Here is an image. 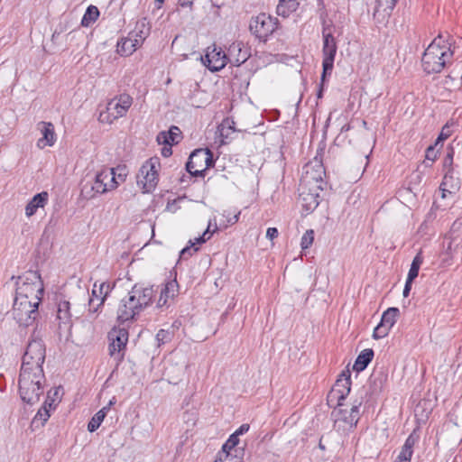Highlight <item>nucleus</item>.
Returning <instances> with one entry per match:
<instances>
[{
    "instance_id": "obj_1",
    "label": "nucleus",
    "mask_w": 462,
    "mask_h": 462,
    "mask_svg": "<svg viewBox=\"0 0 462 462\" xmlns=\"http://www.w3.org/2000/svg\"><path fill=\"white\" fill-rule=\"evenodd\" d=\"M451 44L445 42L441 34L438 35L425 50L421 63L427 74L439 73L450 63L453 57Z\"/></svg>"
},
{
    "instance_id": "obj_2",
    "label": "nucleus",
    "mask_w": 462,
    "mask_h": 462,
    "mask_svg": "<svg viewBox=\"0 0 462 462\" xmlns=\"http://www.w3.org/2000/svg\"><path fill=\"white\" fill-rule=\"evenodd\" d=\"M19 393L23 402L34 404L43 393L44 373L26 369L20 370Z\"/></svg>"
},
{
    "instance_id": "obj_3",
    "label": "nucleus",
    "mask_w": 462,
    "mask_h": 462,
    "mask_svg": "<svg viewBox=\"0 0 462 462\" xmlns=\"http://www.w3.org/2000/svg\"><path fill=\"white\" fill-rule=\"evenodd\" d=\"M46 356V346L41 333L35 328L31 335L26 350L23 356L21 369L43 372L42 365Z\"/></svg>"
},
{
    "instance_id": "obj_4",
    "label": "nucleus",
    "mask_w": 462,
    "mask_h": 462,
    "mask_svg": "<svg viewBox=\"0 0 462 462\" xmlns=\"http://www.w3.org/2000/svg\"><path fill=\"white\" fill-rule=\"evenodd\" d=\"M44 293L43 282L37 271H29L22 282H17L14 300L42 301Z\"/></svg>"
},
{
    "instance_id": "obj_5",
    "label": "nucleus",
    "mask_w": 462,
    "mask_h": 462,
    "mask_svg": "<svg viewBox=\"0 0 462 462\" xmlns=\"http://www.w3.org/2000/svg\"><path fill=\"white\" fill-rule=\"evenodd\" d=\"M323 154L324 148L318 149L315 157L306 163L303 168V173L300 178V184L310 186L312 191H315L314 188L325 189L327 186V182L324 180L326 171L323 166Z\"/></svg>"
},
{
    "instance_id": "obj_6",
    "label": "nucleus",
    "mask_w": 462,
    "mask_h": 462,
    "mask_svg": "<svg viewBox=\"0 0 462 462\" xmlns=\"http://www.w3.org/2000/svg\"><path fill=\"white\" fill-rule=\"evenodd\" d=\"M133 104V97L128 94H121L110 99L105 110L99 113L98 121L103 124H112L116 119L125 116Z\"/></svg>"
},
{
    "instance_id": "obj_7",
    "label": "nucleus",
    "mask_w": 462,
    "mask_h": 462,
    "mask_svg": "<svg viewBox=\"0 0 462 462\" xmlns=\"http://www.w3.org/2000/svg\"><path fill=\"white\" fill-rule=\"evenodd\" d=\"M215 164L213 152L208 148L194 150L186 163V171L190 177H203L208 169Z\"/></svg>"
},
{
    "instance_id": "obj_8",
    "label": "nucleus",
    "mask_w": 462,
    "mask_h": 462,
    "mask_svg": "<svg viewBox=\"0 0 462 462\" xmlns=\"http://www.w3.org/2000/svg\"><path fill=\"white\" fill-rule=\"evenodd\" d=\"M150 26L144 21L138 22L134 31L131 32L126 38L117 42V52L121 56H129L142 46L144 40L150 34Z\"/></svg>"
},
{
    "instance_id": "obj_9",
    "label": "nucleus",
    "mask_w": 462,
    "mask_h": 462,
    "mask_svg": "<svg viewBox=\"0 0 462 462\" xmlns=\"http://www.w3.org/2000/svg\"><path fill=\"white\" fill-rule=\"evenodd\" d=\"M278 24L279 22L277 18L266 14L265 13H261L251 18L249 30L256 39L265 42L277 30Z\"/></svg>"
},
{
    "instance_id": "obj_10",
    "label": "nucleus",
    "mask_w": 462,
    "mask_h": 462,
    "mask_svg": "<svg viewBox=\"0 0 462 462\" xmlns=\"http://www.w3.org/2000/svg\"><path fill=\"white\" fill-rule=\"evenodd\" d=\"M323 47H322V81L326 80L328 76L331 75L335 56L337 53V46L336 39L334 38L330 26H324L322 30Z\"/></svg>"
},
{
    "instance_id": "obj_11",
    "label": "nucleus",
    "mask_w": 462,
    "mask_h": 462,
    "mask_svg": "<svg viewBox=\"0 0 462 462\" xmlns=\"http://www.w3.org/2000/svg\"><path fill=\"white\" fill-rule=\"evenodd\" d=\"M160 165L159 158L152 157L147 160L140 168L137 174V184L142 186L143 192H151L155 189L159 180L158 169Z\"/></svg>"
},
{
    "instance_id": "obj_12",
    "label": "nucleus",
    "mask_w": 462,
    "mask_h": 462,
    "mask_svg": "<svg viewBox=\"0 0 462 462\" xmlns=\"http://www.w3.org/2000/svg\"><path fill=\"white\" fill-rule=\"evenodd\" d=\"M39 304L37 301L14 300L13 316L20 326L29 327L34 324L39 316Z\"/></svg>"
},
{
    "instance_id": "obj_13",
    "label": "nucleus",
    "mask_w": 462,
    "mask_h": 462,
    "mask_svg": "<svg viewBox=\"0 0 462 462\" xmlns=\"http://www.w3.org/2000/svg\"><path fill=\"white\" fill-rule=\"evenodd\" d=\"M143 311L142 303L137 300L136 290L132 287L128 295L125 297L117 310V320L120 323L134 320Z\"/></svg>"
},
{
    "instance_id": "obj_14",
    "label": "nucleus",
    "mask_w": 462,
    "mask_h": 462,
    "mask_svg": "<svg viewBox=\"0 0 462 462\" xmlns=\"http://www.w3.org/2000/svg\"><path fill=\"white\" fill-rule=\"evenodd\" d=\"M128 337V330L125 328L115 327L108 332L109 355L117 363L122 362L125 357Z\"/></svg>"
},
{
    "instance_id": "obj_15",
    "label": "nucleus",
    "mask_w": 462,
    "mask_h": 462,
    "mask_svg": "<svg viewBox=\"0 0 462 462\" xmlns=\"http://www.w3.org/2000/svg\"><path fill=\"white\" fill-rule=\"evenodd\" d=\"M351 390V372L343 370L328 393V402L337 401V406H342L343 401L348 396Z\"/></svg>"
},
{
    "instance_id": "obj_16",
    "label": "nucleus",
    "mask_w": 462,
    "mask_h": 462,
    "mask_svg": "<svg viewBox=\"0 0 462 462\" xmlns=\"http://www.w3.org/2000/svg\"><path fill=\"white\" fill-rule=\"evenodd\" d=\"M201 60L204 65L212 72L221 70L228 63L226 52L216 44L208 47L207 52Z\"/></svg>"
},
{
    "instance_id": "obj_17",
    "label": "nucleus",
    "mask_w": 462,
    "mask_h": 462,
    "mask_svg": "<svg viewBox=\"0 0 462 462\" xmlns=\"http://www.w3.org/2000/svg\"><path fill=\"white\" fill-rule=\"evenodd\" d=\"M300 195L299 201L302 208L307 212L313 211L321 201L320 193L324 190L322 188H314L315 191H312L310 186H304L300 184Z\"/></svg>"
},
{
    "instance_id": "obj_18",
    "label": "nucleus",
    "mask_w": 462,
    "mask_h": 462,
    "mask_svg": "<svg viewBox=\"0 0 462 462\" xmlns=\"http://www.w3.org/2000/svg\"><path fill=\"white\" fill-rule=\"evenodd\" d=\"M399 314L400 310L398 308H388L383 313L380 323L374 328L373 337L374 339H380L386 337L389 334L390 329L396 323Z\"/></svg>"
},
{
    "instance_id": "obj_19",
    "label": "nucleus",
    "mask_w": 462,
    "mask_h": 462,
    "mask_svg": "<svg viewBox=\"0 0 462 462\" xmlns=\"http://www.w3.org/2000/svg\"><path fill=\"white\" fill-rule=\"evenodd\" d=\"M226 56L228 63L238 67L249 59L250 52L242 42H235L227 48Z\"/></svg>"
},
{
    "instance_id": "obj_20",
    "label": "nucleus",
    "mask_w": 462,
    "mask_h": 462,
    "mask_svg": "<svg viewBox=\"0 0 462 462\" xmlns=\"http://www.w3.org/2000/svg\"><path fill=\"white\" fill-rule=\"evenodd\" d=\"M106 192V185L103 183L98 173L93 181L85 183L81 189V196L86 199H92Z\"/></svg>"
},
{
    "instance_id": "obj_21",
    "label": "nucleus",
    "mask_w": 462,
    "mask_h": 462,
    "mask_svg": "<svg viewBox=\"0 0 462 462\" xmlns=\"http://www.w3.org/2000/svg\"><path fill=\"white\" fill-rule=\"evenodd\" d=\"M133 287L136 290L137 300L142 303L143 310H145L153 302L157 291L152 285L145 286L141 283H136Z\"/></svg>"
},
{
    "instance_id": "obj_22",
    "label": "nucleus",
    "mask_w": 462,
    "mask_h": 462,
    "mask_svg": "<svg viewBox=\"0 0 462 462\" xmlns=\"http://www.w3.org/2000/svg\"><path fill=\"white\" fill-rule=\"evenodd\" d=\"M362 402V400H355L350 411L342 409L338 411L340 414L339 420L347 424L350 429L355 428L360 419V407Z\"/></svg>"
},
{
    "instance_id": "obj_23",
    "label": "nucleus",
    "mask_w": 462,
    "mask_h": 462,
    "mask_svg": "<svg viewBox=\"0 0 462 462\" xmlns=\"http://www.w3.org/2000/svg\"><path fill=\"white\" fill-rule=\"evenodd\" d=\"M179 292V284L176 279L165 282L161 290L160 297L157 301V308L162 309L168 304V300L173 299Z\"/></svg>"
},
{
    "instance_id": "obj_24",
    "label": "nucleus",
    "mask_w": 462,
    "mask_h": 462,
    "mask_svg": "<svg viewBox=\"0 0 462 462\" xmlns=\"http://www.w3.org/2000/svg\"><path fill=\"white\" fill-rule=\"evenodd\" d=\"M454 154L455 151L453 146L448 145L447 147V154L443 160V171H444V177L443 180L440 184V189L442 190V198L446 197L445 192L447 191L446 189L443 187L447 185L448 179H452L453 176V160H454Z\"/></svg>"
},
{
    "instance_id": "obj_25",
    "label": "nucleus",
    "mask_w": 462,
    "mask_h": 462,
    "mask_svg": "<svg viewBox=\"0 0 462 462\" xmlns=\"http://www.w3.org/2000/svg\"><path fill=\"white\" fill-rule=\"evenodd\" d=\"M38 125L42 134V138L38 141V146H52L56 142L54 125L51 122H40Z\"/></svg>"
},
{
    "instance_id": "obj_26",
    "label": "nucleus",
    "mask_w": 462,
    "mask_h": 462,
    "mask_svg": "<svg viewBox=\"0 0 462 462\" xmlns=\"http://www.w3.org/2000/svg\"><path fill=\"white\" fill-rule=\"evenodd\" d=\"M181 139V132L178 126L172 125L169 131H162L157 135V141L160 144L170 145L177 144Z\"/></svg>"
},
{
    "instance_id": "obj_27",
    "label": "nucleus",
    "mask_w": 462,
    "mask_h": 462,
    "mask_svg": "<svg viewBox=\"0 0 462 462\" xmlns=\"http://www.w3.org/2000/svg\"><path fill=\"white\" fill-rule=\"evenodd\" d=\"M48 198L49 195L46 191L34 195L25 207L26 217H31L36 213L38 208H44L48 202Z\"/></svg>"
},
{
    "instance_id": "obj_28",
    "label": "nucleus",
    "mask_w": 462,
    "mask_h": 462,
    "mask_svg": "<svg viewBox=\"0 0 462 462\" xmlns=\"http://www.w3.org/2000/svg\"><path fill=\"white\" fill-rule=\"evenodd\" d=\"M235 122L230 120L229 118H226L222 121V123L217 127V132L219 133V136L221 138V143L226 144L232 139L231 134L236 132L234 127Z\"/></svg>"
},
{
    "instance_id": "obj_29",
    "label": "nucleus",
    "mask_w": 462,
    "mask_h": 462,
    "mask_svg": "<svg viewBox=\"0 0 462 462\" xmlns=\"http://www.w3.org/2000/svg\"><path fill=\"white\" fill-rule=\"evenodd\" d=\"M298 0H279L277 5V14L284 18L289 17L291 14L295 12L299 7Z\"/></svg>"
},
{
    "instance_id": "obj_30",
    "label": "nucleus",
    "mask_w": 462,
    "mask_h": 462,
    "mask_svg": "<svg viewBox=\"0 0 462 462\" xmlns=\"http://www.w3.org/2000/svg\"><path fill=\"white\" fill-rule=\"evenodd\" d=\"M374 357V351L371 348L363 350L356 359L354 370L361 372L365 370Z\"/></svg>"
},
{
    "instance_id": "obj_31",
    "label": "nucleus",
    "mask_w": 462,
    "mask_h": 462,
    "mask_svg": "<svg viewBox=\"0 0 462 462\" xmlns=\"http://www.w3.org/2000/svg\"><path fill=\"white\" fill-rule=\"evenodd\" d=\"M239 443V438L231 434L227 440L222 446L221 451L218 453L219 460L223 461L232 459L231 450L234 449Z\"/></svg>"
},
{
    "instance_id": "obj_32",
    "label": "nucleus",
    "mask_w": 462,
    "mask_h": 462,
    "mask_svg": "<svg viewBox=\"0 0 462 462\" xmlns=\"http://www.w3.org/2000/svg\"><path fill=\"white\" fill-rule=\"evenodd\" d=\"M70 303L65 299H60L57 304V319L62 322L67 323L70 320Z\"/></svg>"
},
{
    "instance_id": "obj_33",
    "label": "nucleus",
    "mask_w": 462,
    "mask_h": 462,
    "mask_svg": "<svg viewBox=\"0 0 462 462\" xmlns=\"http://www.w3.org/2000/svg\"><path fill=\"white\" fill-rule=\"evenodd\" d=\"M388 374L383 370H374L370 375L369 382L374 391H381L386 383Z\"/></svg>"
},
{
    "instance_id": "obj_34",
    "label": "nucleus",
    "mask_w": 462,
    "mask_h": 462,
    "mask_svg": "<svg viewBox=\"0 0 462 462\" xmlns=\"http://www.w3.org/2000/svg\"><path fill=\"white\" fill-rule=\"evenodd\" d=\"M98 174L103 183L106 185L107 192L117 187L118 182L116 181V172L113 168L103 170Z\"/></svg>"
},
{
    "instance_id": "obj_35",
    "label": "nucleus",
    "mask_w": 462,
    "mask_h": 462,
    "mask_svg": "<svg viewBox=\"0 0 462 462\" xmlns=\"http://www.w3.org/2000/svg\"><path fill=\"white\" fill-rule=\"evenodd\" d=\"M99 17V10L95 5H89L81 20V25L84 27H88L90 24L95 23Z\"/></svg>"
},
{
    "instance_id": "obj_36",
    "label": "nucleus",
    "mask_w": 462,
    "mask_h": 462,
    "mask_svg": "<svg viewBox=\"0 0 462 462\" xmlns=\"http://www.w3.org/2000/svg\"><path fill=\"white\" fill-rule=\"evenodd\" d=\"M51 399V392L48 393L47 400L44 402V405L38 411L37 414L34 417V420H41L42 424H44L48 419L50 418V410L52 405H55V400H51V402L48 401Z\"/></svg>"
},
{
    "instance_id": "obj_37",
    "label": "nucleus",
    "mask_w": 462,
    "mask_h": 462,
    "mask_svg": "<svg viewBox=\"0 0 462 462\" xmlns=\"http://www.w3.org/2000/svg\"><path fill=\"white\" fill-rule=\"evenodd\" d=\"M108 407H104L94 414V416L91 418L90 421L88 424V430L89 432H94L99 428L100 424L102 423L106 415Z\"/></svg>"
},
{
    "instance_id": "obj_38",
    "label": "nucleus",
    "mask_w": 462,
    "mask_h": 462,
    "mask_svg": "<svg viewBox=\"0 0 462 462\" xmlns=\"http://www.w3.org/2000/svg\"><path fill=\"white\" fill-rule=\"evenodd\" d=\"M422 263L423 256L421 254V252H419L411 262L407 279H409L410 281H414L418 277L419 270Z\"/></svg>"
},
{
    "instance_id": "obj_39",
    "label": "nucleus",
    "mask_w": 462,
    "mask_h": 462,
    "mask_svg": "<svg viewBox=\"0 0 462 462\" xmlns=\"http://www.w3.org/2000/svg\"><path fill=\"white\" fill-rule=\"evenodd\" d=\"M456 125V122L452 119L448 120L441 128V131L438 136V138L435 141V145H438L439 143L447 140L449 138L452 134L453 130L452 127Z\"/></svg>"
},
{
    "instance_id": "obj_40",
    "label": "nucleus",
    "mask_w": 462,
    "mask_h": 462,
    "mask_svg": "<svg viewBox=\"0 0 462 462\" xmlns=\"http://www.w3.org/2000/svg\"><path fill=\"white\" fill-rule=\"evenodd\" d=\"M173 338V331L170 329H160L156 334V340L158 346L169 343Z\"/></svg>"
},
{
    "instance_id": "obj_41",
    "label": "nucleus",
    "mask_w": 462,
    "mask_h": 462,
    "mask_svg": "<svg viewBox=\"0 0 462 462\" xmlns=\"http://www.w3.org/2000/svg\"><path fill=\"white\" fill-rule=\"evenodd\" d=\"M110 291H111V287H110V284L107 282L100 283L98 290H97V283H95L94 288L92 290V296H95L99 299L101 297H105V299H106Z\"/></svg>"
},
{
    "instance_id": "obj_42",
    "label": "nucleus",
    "mask_w": 462,
    "mask_h": 462,
    "mask_svg": "<svg viewBox=\"0 0 462 462\" xmlns=\"http://www.w3.org/2000/svg\"><path fill=\"white\" fill-rule=\"evenodd\" d=\"M398 0H376L377 11L381 8L388 15L391 14Z\"/></svg>"
},
{
    "instance_id": "obj_43",
    "label": "nucleus",
    "mask_w": 462,
    "mask_h": 462,
    "mask_svg": "<svg viewBox=\"0 0 462 462\" xmlns=\"http://www.w3.org/2000/svg\"><path fill=\"white\" fill-rule=\"evenodd\" d=\"M105 302V297H101L100 299L99 298H97L95 296H92L89 298V300H88V311L90 313H97L99 310L100 307L103 306Z\"/></svg>"
},
{
    "instance_id": "obj_44",
    "label": "nucleus",
    "mask_w": 462,
    "mask_h": 462,
    "mask_svg": "<svg viewBox=\"0 0 462 462\" xmlns=\"http://www.w3.org/2000/svg\"><path fill=\"white\" fill-rule=\"evenodd\" d=\"M313 241H314V231L312 229H309L303 234V236L301 237V241H300L301 248L303 250L310 248L311 246V245L313 244Z\"/></svg>"
},
{
    "instance_id": "obj_45",
    "label": "nucleus",
    "mask_w": 462,
    "mask_h": 462,
    "mask_svg": "<svg viewBox=\"0 0 462 462\" xmlns=\"http://www.w3.org/2000/svg\"><path fill=\"white\" fill-rule=\"evenodd\" d=\"M190 245L184 247L180 254V259H188L189 256L192 255V252H197L199 250L198 247H195V243H192L191 240L189 241Z\"/></svg>"
},
{
    "instance_id": "obj_46",
    "label": "nucleus",
    "mask_w": 462,
    "mask_h": 462,
    "mask_svg": "<svg viewBox=\"0 0 462 462\" xmlns=\"http://www.w3.org/2000/svg\"><path fill=\"white\" fill-rule=\"evenodd\" d=\"M418 440V436H415L414 433H411L405 440L404 442V445L402 446L403 448L409 449V450H413V447L415 445V443L417 442Z\"/></svg>"
},
{
    "instance_id": "obj_47",
    "label": "nucleus",
    "mask_w": 462,
    "mask_h": 462,
    "mask_svg": "<svg viewBox=\"0 0 462 462\" xmlns=\"http://www.w3.org/2000/svg\"><path fill=\"white\" fill-rule=\"evenodd\" d=\"M437 145L432 144V145H430L427 150H426V154H425V157L427 160H430L431 162H434L436 159H437V152L435 151V147Z\"/></svg>"
},
{
    "instance_id": "obj_48",
    "label": "nucleus",
    "mask_w": 462,
    "mask_h": 462,
    "mask_svg": "<svg viewBox=\"0 0 462 462\" xmlns=\"http://www.w3.org/2000/svg\"><path fill=\"white\" fill-rule=\"evenodd\" d=\"M412 453H413V450H409L402 447L400 454L398 455V457H400L401 460H402V461L411 462Z\"/></svg>"
},
{
    "instance_id": "obj_49",
    "label": "nucleus",
    "mask_w": 462,
    "mask_h": 462,
    "mask_svg": "<svg viewBox=\"0 0 462 462\" xmlns=\"http://www.w3.org/2000/svg\"><path fill=\"white\" fill-rule=\"evenodd\" d=\"M448 421H452L456 425H458L457 421H461V424H462V416L459 417V415L457 413V411L456 410H452L448 413Z\"/></svg>"
},
{
    "instance_id": "obj_50",
    "label": "nucleus",
    "mask_w": 462,
    "mask_h": 462,
    "mask_svg": "<svg viewBox=\"0 0 462 462\" xmlns=\"http://www.w3.org/2000/svg\"><path fill=\"white\" fill-rule=\"evenodd\" d=\"M249 424H242L233 434L239 438L240 435L246 433L249 430Z\"/></svg>"
},
{
    "instance_id": "obj_51",
    "label": "nucleus",
    "mask_w": 462,
    "mask_h": 462,
    "mask_svg": "<svg viewBox=\"0 0 462 462\" xmlns=\"http://www.w3.org/2000/svg\"><path fill=\"white\" fill-rule=\"evenodd\" d=\"M279 235L278 229L276 227H269L266 231V236L270 240H273Z\"/></svg>"
},
{
    "instance_id": "obj_52",
    "label": "nucleus",
    "mask_w": 462,
    "mask_h": 462,
    "mask_svg": "<svg viewBox=\"0 0 462 462\" xmlns=\"http://www.w3.org/2000/svg\"><path fill=\"white\" fill-rule=\"evenodd\" d=\"M208 234H209V229H206L205 232L200 236L196 238V243L203 244L206 241H208L210 238V236H208Z\"/></svg>"
},
{
    "instance_id": "obj_53",
    "label": "nucleus",
    "mask_w": 462,
    "mask_h": 462,
    "mask_svg": "<svg viewBox=\"0 0 462 462\" xmlns=\"http://www.w3.org/2000/svg\"><path fill=\"white\" fill-rule=\"evenodd\" d=\"M412 282H413V281H410L409 279H406V282H405L404 289L402 291L403 297L406 298L409 296L410 291L411 290Z\"/></svg>"
},
{
    "instance_id": "obj_54",
    "label": "nucleus",
    "mask_w": 462,
    "mask_h": 462,
    "mask_svg": "<svg viewBox=\"0 0 462 462\" xmlns=\"http://www.w3.org/2000/svg\"><path fill=\"white\" fill-rule=\"evenodd\" d=\"M172 154V149H171V146L170 145H165L162 149V155L163 157H169Z\"/></svg>"
},
{
    "instance_id": "obj_55",
    "label": "nucleus",
    "mask_w": 462,
    "mask_h": 462,
    "mask_svg": "<svg viewBox=\"0 0 462 462\" xmlns=\"http://www.w3.org/2000/svg\"><path fill=\"white\" fill-rule=\"evenodd\" d=\"M193 2H194V0H178V3L181 7L191 8L193 5Z\"/></svg>"
},
{
    "instance_id": "obj_56",
    "label": "nucleus",
    "mask_w": 462,
    "mask_h": 462,
    "mask_svg": "<svg viewBox=\"0 0 462 462\" xmlns=\"http://www.w3.org/2000/svg\"><path fill=\"white\" fill-rule=\"evenodd\" d=\"M212 226H213V224H212V220H209L207 229H209V234H208V236H212L216 231H217V230H218V227H217V223H216V221H215V220H214V229H213V230H211V229H212Z\"/></svg>"
},
{
    "instance_id": "obj_57",
    "label": "nucleus",
    "mask_w": 462,
    "mask_h": 462,
    "mask_svg": "<svg viewBox=\"0 0 462 462\" xmlns=\"http://www.w3.org/2000/svg\"><path fill=\"white\" fill-rule=\"evenodd\" d=\"M324 82L325 81H322L320 82L319 84V91L317 93V97L318 98H321L322 97V95H323V85H324Z\"/></svg>"
},
{
    "instance_id": "obj_58",
    "label": "nucleus",
    "mask_w": 462,
    "mask_h": 462,
    "mask_svg": "<svg viewBox=\"0 0 462 462\" xmlns=\"http://www.w3.org/2000/svg\"><path fill=\"white\" fill-rule=\"evenodd\" d=\"M59 393H60V388H57L54 390V393H53V398L51 396V399L48 401V402H51V400H55V398H59Z\"/></svg>"
},
{
    "instance_id": "obj_59",
    "label": "nucleus",
    "mask_w": 462,
    "mask_h": 462,
    "mask_svg": "<svg viewBox=\"0 0 462 462\" xmlns=\"http://www.w3.org/2000/svg\"><path fill=\"white\" fill-rule=\"evenodd\" d=\"M238 217H238V215H235L233 217H231V218L228 220V222H229L230 224H235V223H236V222L238 221Z\"/></svg>"
},
{
    "instance_id": "obj_60",
    "label": "nucleus",
    "mask_w": 462,
    "mask_h": 462,
    "mask_svg": "<svg viewBox=\"0 0 462 462\" xmlns=\"http://www.w3.org/2000/svg\"><path fill=\"white\" fill-rule=\"evenodd\" d=\"M164 3V0H155V5L158 9H160Z\"/></svg>"
},
{
    "instance_id": "obj_61",
    "label": "nucleus",
    "mask_w": 462,
    "mask_h": 462,
    "mask_svg": "<svg viewBox=\"0 0 462 462\" xmlns=\"http://www.w3.org/2000/svg\"><path fill=\"white\" fill-rule=\"evenodd\" d=\"M350 128H351L350 125L346 124V125L342 126L341 131L342 132H346V131L350 130Z\"/></svg>"
},
{
    "instance_id": "obj_62",
    "label": "nucleus",
    "mask_w": 462,
    "mask_h": 462,
    "mask_svg": "<svg viewBox=\"0 0 462 462\" xmlns=\"http://www.w3.org/2000/svg\"><path fill=\"white\" fill-rule=\"evenodd\" d=\"M319 448L321 449V450H325L326 449V447L323 445L322 443V438L319 439Z\"/></svg>"
},
{
    "instance_id": "obj_63",
    "label": "nucleus",
    "mask_w": 462,
    "mask_h": 462,
    "mask_svg": "<svg viewBox=\"0 0 462 462\" xmlns=\"http://www.w3.org/2000/svg\"><path fill=\"white\" fill-rule=\"evenodd\" d=\"M116 402V399L115 397L109 402L108 405L106 407H108V410L110 409V406L113 405L114 403Z\"/></svg>"
},
{
    "instance_id": "obj_64",
    "label": "nucleus",
    "mask_w": 462,
    "mask_h": 462,
    "mask_svg": "<svg viewBox=\"0 0 462 462\" xmlns=\"http://www.w3.org/2000/svg\"><path fill=\"white\" fill-rule=\"evenodd\" d=\"M184 178H185V175H183V176L180 178V183H183V182L185 181Z\"/></svg>"
}]
</instances>
